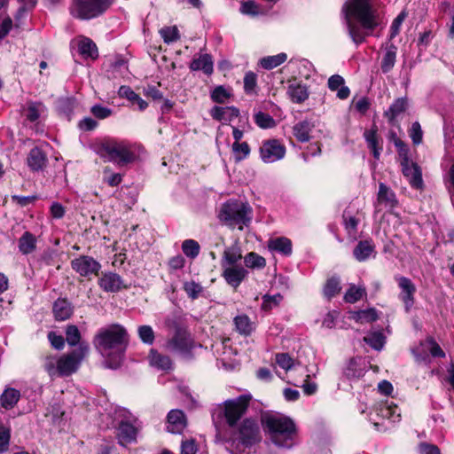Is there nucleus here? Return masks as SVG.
Segmentation results:
<instances>
[{
  "label": "nucleus",
  "mask_w": 454,
  "mask_h": 454,
  "mask_svg": "<svg viewBox=\"0 0 454 454\" xmlns=\"http://www.w3.org/2000/svg\"><path fill=\"white\" fill-rule=\"evenodd\" d=\"M346 26L352 41L359 45L381 23L372 0H347L342 6Z\"/></svg>",
  "instance_id": "f257e3e1"
},
{
  "label": "nucleus",
  "mask_w": 454,
  "mask_h": 454,
  "mask_svg": "<svg viewBox=\"0 0 454 454\" xmlns=\"http://www.w3.org/2000/svg\"><path fill=\"white\" fill-rule=\"evenodd\" d=\"M95 349L105 358L106 366L117 368L129 343L126 329L118 324L100 328L93 340Z\"/></svg>",
  "instance_id": "f03ea898"
},
{
  "label": "nucleus",
  "mask_w": 454,
  "mask_h": 454,
  "mask_svg": "<svg viewBox=\"0 0 454 454\" xmlns=\"http://www.w3.org/2000/svg\"><path fill=\"white\" fill-rule=\"evenodd\" d=\"M90 346L82 342L73 351L59 356L49 355L43 358V367L51 378L67 377L76 372L82 360L89 355Z\"/></svg>",
  "instance_id": "7ed1b4c3"
},
{
  "label": "nucleus",
  "mask_w": 454,
  "mask_h": 454,
  "mask_svg": "<svg viewBox=\"0 0 454 454\" xmlns=\"http://www.w3.org/2000/svg\"><path fill=\"white\" fill-rule=\"evenodd\" d=\"M262 423L274 444L286 448L293 445L296 427L290 418L281 414H265Z\"/></svg>",
  "instance_id": "20e7f679"
},
{
  "label": "nucleus",
  "mask_w": 454,
  "mask_h": 454,
  "mask_svg": "<svg viewBox=\"0 0 454 454\" xmlns=\"http://www.w3.org/2000/svg\"><path fill=\"white\" fill-rule=\"evenodd\" d=\"M142 147L127 141H107L102 144L101 151L108 160L118 166L132 163L140 156Z\"/></svg>",
  "instance_id": "39448f33"
},
{
  "label": "nucleus",
  "mask_w": 454,
  "mask_h": 454,
  "mask_svg": "<svg viewBox=\"0 0 454 454\" xmlns=\"http://www.w3.org/2000/svg\"><path fill=\"white\" fill-rule=\"evenodd\" d=\"M218 217L224 224L242 230L252 219V208L247 203L230 200L222 205Z\"/></svg>",
  "instance_id": "423d86ee"
},
{
  "label": "nucleus",
  "mask_w": 454,
  "mask_h": 454,
  "mask_svg": "<svg viewBox=\"0 0 454 454\" xmlns=\"http://www.w3.org/2000/svg\"><path fill=\"white\" fill-rule=\"evenodd\" d=\"M114 0H74L70 6L72 16L80 20H90L102 15Z\"/></svg>",
  "instance_id": "0eeeda50"
},
{
  "label": "nucleus",
  "mask_w": 454,
  "mask_h": 454,
  "mask_svg": "<svg viewBox=\"0 0 454 454\" xmlns=\"http://www.w3.org/2000/svg\"><path fill=\"white\" fill-rule=\"evenodd\" d=\"M237 440L245 448L258 443L262 440L261 429L255 419H244L237 430Z\"/></svg>",
  "instance_id": "6e6552de"
},
{
  "label": "nucleus",
  "mask_w": 454,
  "mask_h": 454,
  "mask_svg": "<svg viewBox=\"0 0 454 454\" xmlns=\"http://www.w3.org/2000/svg\"><path fill=\"white\" fill-rule=\"evenodd\" d=\"M251 396L242 395L239 397L224 402V417L230 427H234L237 421L246 413Z\"/></svg>",
  "instance_id": "1a4fd4ad"
},
{
  "label": "nucleus",
  "mask_w": 454,
  "mask_h": 454,
  "mask_svg": "<svg viewBox=\"0 0 454 454\" xmlns=\"http://www.w3.org/2000/svg\"><path fill=\"white\" fill-rule=\"evenodd\" d=\"M399 159L402 172L408 179L411 186L414 189H422L424 183L420 167L410 160L409 153H406L403 149L400 150Z\"/></svg>",
  "instance_id": "9d476101"
},
{
  "label": "nucleus",
  "mask_w": 454,
  "mask_h": 454,
  "mask_svg": "<svg viewBox=\"0 0 454 454\" xmlns=\"http://www.w3.org/2000/svg\"><path fill=\"white\" fill-rule=\"evenodd\" d=\"M286 146L279 140H264L260 146V158L265 163H273L282 160L286 155Z\"/></svg>",
  "instance_id": "9b49d317"
},
{
  "label": "nucleus",
  "mask_w": 454,
  "mask_h": 454,
  "mask_svg": "<svg viewBox=\"0 0 454 454\" xmlns=\"http://www.w3.org/2000/svg\"><path fill=\"white\" fill-rule=\"evenodd\" d=\"M400 293L398 298L403 303L406 312H410L415 303V294L417 287L415 284L407 277L395 276Z\"/></svg>",
  "instance_id": "f8f14e48"
},
{
  "label": "nucleus",
  "mask_w": 454,
  "mask_h": 454,
  "mask_svg": "<svg viewBox=\"0 0 454 454\" xmlns=\"http://www.w3.org/2000/svg\"><path fill=\"white\" fill-rule=\"evenodd\" d=\"M72 269L82 277L98 275L101 265L94 258L88 255H80L71 261Z\"/></svg>",
  "instance_id": "ddd939ff"
},
{
  "label": "nucleus",
  "mask_w": 454,
  "mask_h": 454,
  "mask_svg": "<svg viewBox=\"0 0 454 454\" xmlns=\"http://www.w3.org/2000/svg\"><path fill=\"white\" fill-rule=\"evenodd\" d=\"M167 346L170 350L188 354L192 348V341L185 330L178 328Z\"/></svg>",
  "instance_id": "4468645a"
},
{
  "label": "nucleus",
  "mask_w": 454,
  "mask_h": 454,
  "mask_svg": "<svg viewBox=\"0 0 454 454\" xmlns=\"http://www.w3.org/2000/svg\"><path fill=\"white\" fill-rule=\"evenodd\" d=\"M222 277L226 283L235 289L239 286L248 275L247 270L242 265L222 268Z\"/></svg>",
  "instance_id": "2eb2a0df"
},
{
  "label": "nucleus",
  "mask_w": 454,
  "mask_h": 454,
  "mask_svg": "<svg viewBox=\"0 0 454 454\" xmlns=\"http://www.w3.org/2000/svg\"><path fill=\"white\" fill-rule=\"evenodd\" d=\"M98 286L105 292L117 293L128 286L124 285L120 275L114 272H104L98 278Z\"/></svg>",
  "instance_id": "dca6fc26"
},
{
  "label": "nucleus",
  "mask_w": 454,
  "mask_h": 454,
  "mask_svg": "<svg viewBox=\"0 0 454 454\" xmlns=\"http://www.w3.org/2000/svg\"><path fill=\"white\" fill-rule=\"evenodd\" d=\"M409 107V99L406 97L396 98L384 113V116L392 126H398V118L406 112Z\"/></svg>",
  "instance_id": "f3484780"
},
{
  "label": "nucleus",
  "mask_w": 454,
  "mask_h": 454,
  "mask_svg": "<svg viewBox=\"0 0 454 454\" xmlns=\"http://www.w3.org/2000/svg\"><path fill=\"white\" fill-rule=\"evenodd\" d=\"M137 427L129 420H121L117 427V439L121 445H127L136 442Z\"/></svg>",
  "instance_id": "a211bd4d"
},
{
  "label": "nucleus",
  "mask_w": 454,
  "mask_h": 454,
  "mask_svg": "<svg viewBox=\"0 0 454 454\" xmlns=\"http://www.w3.org/2000/svg\"><path fill=\"white\" fill-rule=\"evenodd\" d=\"M167 430L172 434H181L187 426L184 412L181 410H171L167 416Z\"/></svg>",
  "instance_id": "6ab92c4d"
},
{
  "label": "nucleus",
  "mask_w": 454,
  "mask_h": 454,
  "mask_svg": "<svg viewBox=\"0 0 454 454\" xmlns=\"http://www.w3.org/2000/svg\"><path fill=\"white\" fill-rule=\"evenodd\" d=\"M242 259V252L238 245H232L224 249L221 259V267H230L239 265V262Z\"/></svg>",
  "instance_id": "aec40b11"
},
{
  "label": "nucleus",
  "mask_w": 454,
  "mask_h": 454,
  "mask_svg": "<svg viewBox=\"0 0 454 454\" xmlns=\"http://www.w3.org/2000/svg\"><path fill=\"white\" fill-rule=\"evenodd\" d=\"M315 124L309 121L303 120L293 127V134L295 138L301 143L309 142L311 138L310 133L313 131Z\"/></svg>",
  "instance_id": "412c9836"
},
{
  "label": "nucleus",
  "mask_w": 454,
  "mask_h": 454,
  "mask_svg": "<svg viewBox=\"0 0 454 454\" xmlns=\"http://www.w3.org/2000/svg\"><path fill=\"white\" fill-rule=\"evenodd\" d=\"M345 80L340 74L332 75L327 82V85L330 90L337 91V98L344 100L350 96V90L348 87L344 85Z\"/></svg>",
  "instance_id": "4be33fe9"
},
{
  "label": "nucleus",
  "mask_w": 454,
  "mask_h": 454,
  "mask_svg": "<svg viewBox=\"0 0 454 454\" xmlns=\"http://www.w3.org/2000/svg\"><path fill=\"white\" fill-rule=\"evenodd\" d=\"M27 162L32 171H39L46 166L47 157L40 148L34 147L27 155Z\"/></svg>",
  "instance_id": "5701e85b"
},
{
  "label": "nucleus",
  "mask_w": 454,
  "mask_h": 454,
  "mask_svg": "<svg viewBox=\"0 0 454 454\" xmlns=\"http://www.w3.org/2000/svg\"><path fill=\"white\" fill-rule=\"evenodd\" d=\"M268 247L271 251L278 252L285 256H290L293 253L292 241L286 237L271 239L268 242Z\"/></svg>",
  "instance_id": "b1692460"
},
{
  "label": "nucleus",
  "mask_w": 454,
  "mask_h": 454,
  "mask_svg": "<svg viewBox=\"0 0 454 454\" xmlns=\"http://www.w3.org/2000/svg\"><path fill=\"white\" fill-rule=\"evenodd\" d=\"M53 314L58 321L67 320L73 314V307L67 299H58L53 304Z\"/></svg>",
  "instance_id": "393cba45"
},
{
  "label": "nucleus",
  "mask_w": 454,
  "mask_h": 454,
  "mask_svg": "<svg viewBox=\"0 0 454 454\" xmlns=\"http://www.w3.org/2000/svg\"><path fill=\"white\" fill-rule=\"evenodd\" d=\"M372 254H375V246L372 239L359 241L353 251L355 258L359 262L367 260Z\"/></svg>",
  "instance_id": "a878e982"
},
{
  "label": "nucleus",
  "mask_w": 454,
  "mask_h": 454,
  "mask_svg": "<svg viewBox=\"0 0 454 454\" xmlns=\"http://www.w3.org/2000/svg\"><path fill=\"white\" fill-rule=\"evenodd\" d=\"M37 239L30 231H25L18 240L19 251L24 254H29L35 251Z\"/></svg>",
  "instance_id": "bb28decb"
},
{
  "label": "nucleus",
  "mask_w": 454,
  "mask_h": 454,
  "mask_svg": "<svg viewBox=\"0 0 454 454\" xmlns=\"http://www.w3.org/2000/svg\"><path fill=\"white\" fill-rule=\"evenodd\" d=\"M148 360L151 366L159 370L169 371L172 369L171 359L168 356L162 355L155 349H151Z\"/></svg>",
  "instance_id": "cd10ccee"
},
{
  "label": "nucleus",
  "mask_w": 454,
  "mask_h": 454,
  "mask_svg": "<svg viewBox=\"0 0 454 454\" xmlns=\"http://www.w3.org/2000/svg\"><path fill=\"white\" fill-rule=\"evenodd\" d=\"M378 129L373 125L371 129L365 130L364 133V139L368 147L372 150L375 159H379L382 146L380 145V137L377 134Z\"/></svg>",
  "instance_id": "c85d7f7f"
},
{
  "label": "nucleus",
  "mask_w": 454,
  "mask_h": 454,
  "mask_svg": "<svg viewBox=\"0 0 454 454\" xmlns=\"http://www.w3.org/2000/svg\"><path fill=\"white\" fill-rule=\"evenodd\" d=\"M377 202L388 207H394L397 205L395 192L383 183L379 185Z\"/></svg>",
  "instance_id": "c756f323"
},
{
  "label": "nucleus",
  "mask_w": 454,
  "mask_h": 454,
  "mask_svg": "<svg viewBox=\"0 0 454 454\" xmlns=\"http://www.w3.org/2000/svg\"><path fill=\"white\" fill-rule=\"evenodd\" d=\"M190 68L193 71L202 70L206 74H211L213 72V61L210 55H200L192 61Z\"/></svg>",
  "instance_id": "7c9ffc66"
},
{
  "label": "nucleus",
  "mask_w": 454,
  "mask_h": 454,
  "mask_svg": "<svg viewBox=\"0 0 454 454\" xmlns=\"http://www.w3.org/2000/svg\"><path fill=\"white\" fill-rule=\"evenodd\" d=\"M118 93L120 97L127 98L133 105H137L140 111H144L148 106L147 102L141 98L129 86H121Z\"/></svg>",
  "instance_id": "2f4dec72"
},
{
  "label": "nucleus",
  "mask_w": 454,
  "mask_h": 454,
  "mask_svg": "<svg viewBox=\"0 0 454 454\" xmlns=\"http://www.w3.org/2000/svg\"><path fill=\"white\" fill-rule=\"evenodd\" d=\"M378 414L384 419L391 420L392 422H397L401 418L399 408L393 403H388L387 402L380 404L378 408Z\"/></svg>",
  "instance_id": "473e14b6"
},
{
  "label": "nucleus",
  "mask_w": 454,
  "mask_h": 454,
  "mask_svg": "<svg viewBox=\"0 0 454 454\" xmlns=\"http://www.w3.org/2000/svg\"><path fill=\"white\" fill-rule=\"evenodd\" d=\"M78 51L85 59L90 58L95 59L98 56L96 44L87 37H83L79 41Z\"/></svg>",
  "instance_id": "72a5a7b5"
},
{
  "label": "nucleus",
  "mask_w": 454,
  "mask_h": 454,
  "mask_svg": "<svg viewBox=\"0 0 454 454\" xmlns=\"http://www.w3.org/2000/svg\"><path fill=\"white\" fill-rule=\"evenodd\" d=\"M239 114V111L236 107L214 106L210 112L212 118L217 121H231L232 118L237 117Z\"/></svg>",
  "instance_id": "f704fd0d"
},
{
  "label": "nucleus",
  "mask_w": 454,
  "mask_h": 454,
  "mask_svg": "<svg viewBox=\"0 0 454 454\" xmlns=\"http://www.w3.org/2000/svg\"><path fill=\"white\" fill-rule=\"evenodd\" d=\"M20 397V391L12 387H8L0 396L1 405L6 410L12 409L16 405Z\"/></svg>",
  "instance_id": "c9c22d12"
},
{
  "label": "nucleus",
  "mask_w": 454,
  "mask_h": 454,
  "mask_svg": "<svg viewBox=\"0 0 454 454\" xmlns=\"http://www.w3.org/2000/svg\"><path fill=\"white\" fill-rule=\"evenodd\" d=\"M287 92L291 100L298 104L304 102L309 97L307 87L301 84L290 85Z\"/></svg>",
  "instance_id": "e433bc0d"
},
{
  "label": "nucleus",
  "mask_w": 454,
  "mask_h": 454,
  "mask_svg": "<svg viewBox=\"0 0 454 454\" xmlns=\"http://www.w3.org/2000/svg\"><path fill=\"white\" fill-rule=\"evenodd\" d=\"M45 110L46 107L42 102L29 101L26 109V117L29 121L34 122L40 118Z\"/></svg>",
  "instance_id": "4c0bfd02"
},
{
  "label": "nucleus",
  "mask_w": 454,
  "mask_h": 454,
  "mask_svg": "<svg viewBox=\"0 0 454 454\" xmlns=\"http://www.w3.org/2000/svg\"><path fill=\"white\" fill-rule=\"evenodd\" d=\"M366 296L364 286L350 285L344 294V301L348 303H355Z\"/></svg>",
  "instance_id": "58836bf2"
},
{
  "label": "nucleus",
  "mask_w": 454,
  "mask_h": 454,
  "mask_svg": "<svg viewBox=\"0 0 454 454\" xmlns=\"http://www.w3.org/2000/svg\"><path fill=\"white\" fill-rule=\"evenodd\" d=\"M350 318L357 323H372L378 319V313L375 309H368L351 313Z\"/></svg>",
  "instance_id": "ea45409f"
},
{
  "label": "nucleus",
  "mask_w": 454,
  "mask_h": 454,
  "mask_svg": "<svg viewBox=\"0 0 454 454\" xmlns=\"http://www.w3.org/2000/svg\"><path fill=\"white\" fill-rule=\"evenodd\" d=\"M236 330L242 335H249L254 331V324L247 315H239L234 318Z\"/></svg>",
  "instance_id": "a19ab883"
},
{
  "label": "nucleus",
  "mask_w": 454,
  "mask_h": 454,
  "mask_svg": "<svg viewBox=\"0 0 454 454\" xmlns=\"http://www.w3.org/2000/svg\"><path fill=\"white\" fill-rule=\"evenodd\" d=\"M287 59V55L284 52L273 56H267L260 59V65L266 70L273 69Z\"/></svg>",
  "instance_id": "79ce46f5"
},
{
  "label": "nucleus",
  "mask_w": 454,
  "mask_h": 454,
  "mask_svg": "<svg viewBox=\"0 0 454 454\" xmlns=\"http://www.w3.org/2000/svg\"><path fill=\"white\" fill-rule=\"evenodd\" d=\"M244 262L246 267L252 270H260L263 269L266 266L265 258L254 252H250L247 254L244 257Z\"/></svg>",
  "instance_id": "37998d69"
},
{
  "label": "nucleus",
  "mask_w": 454,
  "mask_h": 454,
  "mask_svg": "<svg viewBox=\"0 0 454 454\" xmlns=\"http://www.w3.org/2000/svg\"><path fill=\"white\" fill-rule=\"evenodd\" d=\"M396 59V47L390 45L383 56L381 61V69L383 73H388L395 66Z\"/></svg>",
  "instance_id": "c03bdc74"
},
{
  "label": "nucleus",
  "mask_w": 454,
  "mask_h": 454,
  "mask_svg": "<svg viewBox=\"0 0 454 454\" xmlns=\"http://www.w3.org/2000/svg\"><path fill=\"white\" fill-rule=\"evenodd\" d=\"M231 151L236 162H239L247 159L251 153L249 145L247 142L233 143Z\"/></svg>",
  "instance_id": "a18cd8bd"
},
{
  "label": "nucleus",
  "mask_w": 454,
  "mask_h": 454,
  "mask_svg": "<svg viewBox=\"0 0 454 454\" xmlns=\"http://www.w3.org/2000/svg\"><path fill=\"white\" fill-rule=\"evenodd\" d=\"M341 290L340 278L333 277L329 278L324 286V294L328 299L337 295Z\"/></svg>",
  "instance_id": "49530a36"
},
{
  "label": "nucleus",
  "mask_w": 454,
  "mask_h": 454,
  "mask_svg": "<svg viewBox=\"0 0 454 454\" xmlns=\"http://www.w3.org/2000/svg\"><path fill=\"white\" fill-rule=\"evenodd\" d=\"M164 43L169 44L176 42L180 38L179 30L176 26L163 27L159 31Z\"/></svg>",
  "instance_id": "de8ad7c7"
},
{
  "label": "nucleus",
  "mask_w": 454,
  "mask_h": 454,
  "mask_svg": "<svg viewBox=\"0 0 454 454\" xmlns=\"http://www.w3.org/2000/svg\"><path fill=\"white\" fill-rule=\"evenodd\" d=\"M364 340L376 350H380L385 344V336L380 332H373L364 338Z\"/></svg>",
  "instance_id": "09e8293b"
},
{
  "label": "nucleus",
  "mask_w": 454,
  "mask_h": 454,
  "mask_svg": "<svg viewBox=\"0 0 454 454\" xmlns=\"http://www.w3.org/2000/svg\"><path fill=\"white\" fill-rule=\"evenodd\" d=\"M81 333L78 327L74 325H69L66 328V340L71 347L80 345L81 342Z\"/></svg>",
  "instance_id": "8fccbe9b"
},
{
  "label": "nucleus",
  "mask_w": 454,
  "mask_h": 454,
  "mask_svg": "<svg viewBox=\"0 0 454 454\" xmlns=\"http://www.w3.org/2000/svg\"><path fill=\"white\" fill-rule=\"evenodd\" d=\"M182 250L187 257L194 259L199 255L200 247L194 239H185L182 244Z\"/></svg>",
  "instance_id": "3c124183"
},
{
  "label": "nucleus",
  "mask_w": 454,
  "mask_h": 454,
  "mask_svg": "<svg viewBox=\"0 0 454 454\" xmlns=\"http://www.w3.org/2000/svg\"><path fill=\"white\" fill-rule=\"evenodd\" d=\"M344 227L349 237L356 239L358 219L352 215H347L346 213L343 215Z\"/></svg>",
  "instance_id": "603ef678"
},
{
  "label": "nucleus",
  "mask_w": 454,
  "mask_h": 454,
  "mask_svg": "<svg viewBox=\"0 0 454 454\" xmlns=\"http://www.w3.org/2000/svg\"><path fill=\"white\" fill-rule=\"evenodd\" d=\"M255 123L262 129L272 128L275 125L274 119L268 114L259 112L254 115Z\"/></svg>",
  "instance_id": "864d4df0"
},
{
  "label": "nucleus",
  "mask_w": 454,
  "mask_h": 454,
  "mask_svg": "<svg viewBox=\"0 0 454 454\" xmlns=\"http://www.w3.org/2000/svg\"><path fill=\"white\" fill-rule=\"evenodd\" d=\"M138 336L144 343L153 344L155 339L154 332L150 325H141L137 330Z\"/></svg>",
  "instance_id": "5fc2aeb1"
},
{
  "label": "nucleus",
  "mask_w": 454,
  "mask_h": 454,
  "mask_svg": "<svg viewBox=\"0 0 454 454\" xmlns=\"http://www.w3.org/2000/svg\"><path fill=\"white\" fill-rule=\"evenodd\" d=\"M257 85V75L254 72H247L244 77V90L247 94H253Z\"/></svg>",
  "instance_id": "6e6d98bb"
},
{
  "label": "nucleus",
  "mask_w": 454,
  "mask_h": 454,
  "mask_svg": "<svg viewBox=\"0 0 454 454\" xmlns=\"http://www.w3.org/2000/svg\"><path fill=\"white\" fill-rule=\"evenodd\" d=\"M184 290L191 299L195 300L202 292V286L194 281H190L184 283Z\"/></svg>",
  "instance_id": "4d7b16f0"
},
{
  "label": "nucleus",
  "mask_w": 454,
  "mask_h": 454,
  "mask_svg": "<svg viewBox=\"0 0 454 454\" xmlns=\"http://www.w3.org/2000/svg\"><path fill=\"white\" fill-rule=\"evenodd\" d=\"M231 97V93L223 86L216 87L211 93L214 102L223 104Z\"/></svg>",
  "instance_id": "13d9d810"
},
{
  "label": "nucleus",
  "mask_w": 454,
  "mask_h": 454,
  "mask_svg": "<svg viewBox=\"0 0 454 454\" xmlns=\"http://www.w3.org/2000/svg\"><path fill=\"white\" fill-rule=\"evenodd\" d=\"M276 364L282 369L288 371L293 367L294 360L287 353H278L276 355Z\"/></svg>",
  "instance_id": "bf43d9fd"
},
{
  "label": "nucleus",
  "mask_w": 454,
  "mask_h": 454,
  "mask_svg": "<svg viewBox=\"0 0 454 454\" xmlns=\"http://www.w3.org/2000/svg\"><path fill=\"white\" fill-rule=\"evenodd\" d=\"M410 137L412 140V143L414 145H419L422 142L423 139V131L421 129V126L419 122L415 121L411 124V127L410 129Z\"/></svg>",
  "instance_id": "052dcab7"
},
{
  "label": "nucleus",
  "mask_w": 454,
  "mask_h": 454,
  "mask_svg": "<svg viewBox=\"0 0 454 454\" xmlns=\"http://www.w3.org/2000/svg\"><path fill=\"white\" fill-rule=\"evenodd\" d=\"M10 436V430L4 425L0 424V453L8 449Z\"/></svg>",
  "instance_id": "680f3d73"
},
{
  "label": "nucleus",
  "mask_w": 454,
  "mask_h": 454,
  "mask_svg": "<svg viewBox=\"0 0 454 454\" xmlns=\"http://www.w3.org/2000/svg\"><path fill=\"white\" fill-rule=\"evenodd\" d=\"M48 340L51 342V345L58 350H61L65 346L64 338L54 332H50L48 333Z\"/></svg>",
  "instance_id": "e2e57ef3"
},
{
  "label": "nucleus",
  "mask_w": 454,
  "mask_h": 454,
  "mask_svg": "<svg viewBox=\"0 0 454 454\" xmlns=\"http://www.w3.org/2000/svg\"><path fill=\"white\" fill-rule=\"evenodd\" d=\"M198 450L195 440L188 439L182 442L181 454H196Z\"/></svg>",
  "instance_id": "0e129e2a"
},
{
  "label": "nucleus",
  "mask_w": 454,
  "mask_h": 454,
  "mask_svg": "<svg viewBox=\"0 0 454 454\" xmlns=\"http://www.w3.org/2000/svg\"><path fill=\"white\" fill-rule=\"evenodd\" d=\"M91 113L98 119H105L111 115L112 111L109 108L104 107L100 105H96L91 107Z\"/></svg>",
  "instance_id": "69168bd1"
},
{
  "label": "nucleus",
  "mask_w": 454,
  "mask_h": 454,
  "mask_svg": "<svg viewBox=\"0 0 454 454\" xmlns=\"http://www.w3.org/2000/svg\"><path fill=\"white\" fill-rule=\"evenodd\" d=\"M12 27V20L10 17H5L0 23V41L3 40Z\"/></svg>",
  "instance_id": "338daca9"
},
{
  "label": "nucleus",
  "mask_w": 454,
  "mask_h": 454,
  "mask_svg": "<svg viewBox=\"0 0 454 454\" xmlns=\"http://www.w3.org/2000/svg\"><path fill=\"white\" fill-rule=\"evenodd\" d=\"M419 448L420 454H441L440 449L434 444L422 442Z\"/></svg>",
  "instance_id": "774afa93"
}]
</instances>
